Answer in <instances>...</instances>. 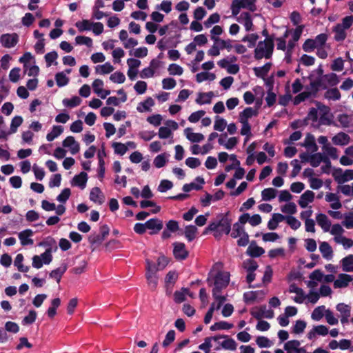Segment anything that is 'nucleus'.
Wrapping results in <instances>:
<instances>
[{"instance_id": "nucleus-21", "label": "nucleus", "mask_w": 353, "mask_h": 353, "mask_svg": "<svg viewBox=\"0 0 353 353\" xmlns=\"http://www.w3.org/2000/svg\"><path fill=\"white\" fill-rule=\"evenodd\" d=\"M184 134L186 138L192 143H199L204 139V136L201 133L193 132L191 128H185Z\"/></svg>"}, {"instance_id": "nucleus-42", "label": "nucleus", "mask_w": 353, "mask_h": 353, "mask_svg": "<svg viewBox=\"0 0 353 353\" xmlns=\"http://www.w3.org/2000/svg\"><path fill=\"white\" fill-rule=\"evenodd\" d=\"M325 98L329 100L336 101L339 100L341 98V93L337 88H330L328 89L325 92Z\"/></svg>"}, {"instance_id": "nucleus-31", "label": "nucleus", "mask_w": 353, "mask_h": 353, "mask_svg": "<svg viewBox=\"0 0 353 353\" xmlns=\"http://www.w3.org/2000/svg\"><path fill=\"white\" fill-rule=\"evenodd\" d=\"M67 270V266L65 265L59 267L54 270H53L50 273V277L54 279L57 283H59L63 274Z\"/></svg>"}, {"instance_id": "nucleus-7", "label": "nucleus", "mask_w": 353, "mask_h": 353, "mask_svg": "<svg viewBox=\"0 0 353 353\" xmlns=\"http://www.w3.org/2000/svg\"><path fill=\"white\" fill-rule=\"evenodd\" d=\"M19 35L17 33H6L0 37L1 45L6 48L14 47L19 42Z\"/></svg>"}, {"instance_id": "nucleus-41", "label": "nucleus", "mask_w": 353, "mask_h": 353, "mask_svg": "<svg viewBox=\"0 0 353 353\" xmlns=\"http://www.w3.org/2000/svg\"><path fill=\"white\" fill-rule=\"evenodd\" d=\"M259 265L256 261L249 259L245 260L243 262V268L246 270V272H255Z\"/></svg>"}, {"instance_id": "nucleus-57", "label": "nucleus", "mask_w": 353, "mask_h": 353, "mask_svg": "<svg viewBox=\"0 0 353 353\" xmlns=\"http://www.w3.org/2000/svg\"><path fill=\"white\" fill-rule=\"evenodd\" d=\"M110 79L114 83H123L125 80V77L123 72L117 71L110 75Z\"/></svg>"}, {"instance_id": "nucleus-49", "label": "nucleus", "mask_w": 353, "mask_h": 353, "mask_svg": "<svg viewBox=\"0 0 353 353\" xmlns=\"http://www.w3.org/2000/svg\"><path fill=\"white\" fill-rule=\"evenodd\" d=\"M255 111L252 109V108L248 107L245 108L241 113H240V121H248L249 118L252 117L254 115Z\"/></svg>"}, {"instance_id": "nucleus-15", "label": "nucleus", "mask_w": 353, "mask_h": 353, "mask_svg": "<svg viewBox=\"0 0 353 353\" xmlns=\"http://www.w3.org/2000/svg\"><path fill=\"white\" fill-rule=\"evenodd\" d=\"M88 181V174L85 172H81L80 174L75 175L71 181L72 186H77L81 189H84Z\"/></svg>"}, {"instance_id": "nucleus-35", "label": "nucleus", "mask_w": 353, "mask_h": 353, "mask_svg": "<svg viewBox=\"0 0 353 353\" xmlns=\"http://www.w3.org/2000/svg\"><path fill=\"white\" fill-rule=\"evenodd\" d=\"M233 324L228 323L226 321H219L214 323L210 326L211 331L222 330H230L233 327Z\"/></svg>"}, {"instance_id": "nucleus-2", "label": "nucleus", "mask_w": 353, "mask_h": 353, "mask_svg": "<svg viewBox=\"0 0 353 353\" xmlns=\"http://www.w3.org/2000/svg\"><path fill=\"white\" fill-rule=\"evenodd\" d=\"M274 48V41L272 39H264L257 43L254 48V58L257 60L263 58L269 59L272 57Z\"/></svg>"}, {"instance_id": "nucleus-1", "label": "nucleus", "mask_w": 353, "mask_h": 353, "mask_svg": "<svg viewBox=\"0 0 353 353\" xmlns=\"http://www.w3.org/2000/svg\"><path fill=\"white\" fill-rule=\"evenodd\" d=\"M232 220L229 218V212L220 213L212 221L203 232L207 234L213 232L215 238H220L223 234H229L231 231Z\"/></svg>"}, {"instance_id": "nucleus-30", "label": "nucleus", "mask_w": 353, "mask_h": 353, "mask_svg": "<svg viewBox=\"0 0 353 353\" xmlns=\"http://www.w3.org/2000/svg\"><path fill=\"white\" fill-rule=\"evenodd\" d=\"M334 240L336 243L341 244L345 250L353 246V240L344 236H334Z\"/></svg>"}, {"instance_id": "nucleus-59", "label": "nucleus", "mask_w": 353, "mask_h": 353, "mask_svg": "<svg viewBox=\"0 0 353 353\" xmlns=\"http://www.w3.org/2000/svg\"><path fill=\"white\" fill-rule=\"evenodd\" d=\"M44 58H45V61L46 62L47 66L50 67L57 59L58 54L56 51L53 50V51H51V52L46 54Z\"/></svg>"}, {"instance_id": "nucleus-48", "label": "nucleus", "mask_w": 353, "mask_h": 353, "mask_svg": "<svg viewBox=\"0 0 353 353\" xmlns=\"http://www.w3.org/2000/svg\"><path fill=\"white\" fill-rule=\"evenodd\" d=\"M243 232H245L243 225L236 222L233 225L232 231L230 235L232 238L236 239L243 234Z\"/></svg>"}, {"instance_id": "nucleus-18", "label": "nucleus", "mask_w": 353, "mask_h": 353, "mask_svg": "<svg viewBox=\"0 0 353 353\" xmlns=\"http://www.w3.org/2000/svg\"><path fill=\"white\" fill-rule=\"evenodd\" d=\"M252 315L256 319H261L263 317L267 319H272L274 316L272 310H267L266 306H261L257 311H253L251 312Z\"/></svg>"}, {"instance_id": "nucleus-17", "label": "nucleus", "mask_w": 353, "mask_h": 353, "mask_svg": "<svg viewBox=\"0 0 353 353\" xmlns=\"http://www.w3.org/2000/svg\"><path fill=\"white\" fill-rule=\"evenodd\" d=\"M265 253V250L252 241L248 246L246 254L251 257H259Z\"/></svg>"}, {"instance_id": "nucleus-4", "label": "nucleus", "mask_w": 353, "mask_h": 353, "mask_svg": "<svg viewBox=\"0 0 353 353\" xmlns=\"http://www.w3.org/2000/svg\"><path fill=\"white\" fill-rule=\"evenodd\" d=\"M145 278L147 279L148 284L152 290L156 289L158 285L159 276L157 274L158 269L157 268L156 264L154 263L149 259L145 260Z\"/></svg>"}, {"instance_id": "nucleus-39", "label": "nucleus", "mask_w": 353, "mask_h": 353, "mask_svg": "<svg viewBox=\"0 0 353 353\" xmlns=\"http://www.w3.org/2000/svg\"><path fill=\"white\" fill-rule=\"evenodd\" d=\"M276 190L269 188H265L261 192L262 199L264 201H271L275 198L276 195Z\"/></svg>"}, {"instance_id": "nucleus-20", "label": "nucleus", "mask_w": 353, "mask_h": 353, "mask_svg": "<svg viewBox=\"0 0 353 353\" xmlns=\"http://www.w3.org/2000/svg\"><path fill=\"white\" fill-rule=\"evenodd\" d=\"M314 199V193L311 190H306L300 197L298 203L301 208H305L309 203Z\"/></svg>"}, {"instance_id": "nucleus-60", "label": "nucleus", "mask_w": 353, "mask_h": 353, "mask_svg": "<svg viewBox=\"0 0 353 353\" xmlns=\"http://www.w3.org/2000/svg\"><path fill=\"white\" fill-rule=\"evenodd\" d=\"M281 211L285 214H294L296 212V205L293 202H289L281 207Z\"/></svg>"}, {"instance_id": "nucleus-12", "label": "nucleus", "mask_w": 353, "mask_h": 353, "mask_svg": "<svg viewBox=\"0 0 353 353\" xmlns=\"http://www.w3.org/2000/svg\"><path fill=\"white\" fill-rule=\"evenodd\" d=\"M147 229L150 230V234H157L163 228V221L157 218H152L146 221Z\"/></svg>"}, {"instance_id": "nucleus-55", "label": "nucleus", "mask_w": 353, "mask_h": 353, "mask_svg": "<svg viewBox=\"0 0 353 353\" xmlns=\"http://www.w3.org/2000/svg\"><path fill=\"white\" fill-rule=\"evenodd\" d=\"M75 43L77 45H85L88 47H91L92 39L85 36H77L75 38Z\"/></svg>"}, {"instance_id": "nucleus-62", "label": "nucleus", "mask_w": 353, "mask_h": 353, "mask_svg": "<svg viewBox=\"0 0 353 353\" xmlns=\"http://www.w3.org/2000/svg\"><path fill=\"white\" fill-rule=\"evenodd\" d=\"M23 123V118L21 116H15L11 121L10 131L12 133L17 132L18 127H19Z\"/></svg>"}, {"instance_id": "nucleus-44", "label": "nucleus", "mask_w": 353, "mask_h": 353, "mask_svg": "<svg viewBox=\"0 0 353 353\" xmlns=\"http://www.w3.org/2000/svg\"><path fill=\"white\" fill-rule=\"evenodd\" d=\"M189 292L188 288H183L181 291H176L174 294V300L176 303H181L185 300L186 294Z\"/></svg>"}, {"instance_id": "nucleus-29", "label": "nucleus", "mask_w": 353, "mask_h": 353, "mask_svg": "<svg viewBox=\"0 0 353 353\" xmlns=\"http://www.w3.org/2000/svg\"><path fill=\"white\" fill-rule=\"evenodd\" d=\"M63 131V128L61 125H54L52 130L47 134L46 139L48 141H52L57 138Z\"/></svg>"}, {"instance_id": "nucleus-61", "label": "nucleus", "mask_w": 353, "mask_h": 353, "mask_svg": "<svg viewBox=\"0 0 353 353\" xmlns=\"http://www.w3.org/2000/svg\"><path fill=\"white\" fill-rule=\"evenodd\" d=\"M343 68L344 61L341 57L335 59L331 65V69L333 71L341 72L343 70Z\"/></svg>"}, {"instance_id": "nucleus-23", "label": "nucleus", "mask_w": 353, "mask_h": 353, "mask_svg": "<svg viewBox=\"0 0 353 353\" xmlns=\"http://www.w3.org/2000/svg\"><path fill=\"white\" fill-rule=\"evenodd\" d=\"M214 96L213 92L210 91L208 92H200L198 94L195 101L197 104H210L212 101V98Z\"/></svg>"}, {"instance_id": "nucleus-32", "label": "nucleus", "mask_w": 353, "mask_h": 353, "mask_svg": "<svg viewBox=\"0 0 353 353\" xmlns=\"http://www.w3.org/2000/svg\"><path fill=\"white\" fill-rule=\"evenodd\" d=\"M342 268L345 272L353 271V255L350 254L341 260Z\"/></svg>"}, {"instance_id": "nucleus-58", "label": "nucleus", "mask_w": 353, "mask_h": 353, "mask_svg": "<svg viewBox=\"0 0 353 353\" xmlns=\"http://www.w3.org/2000/svg\"><path fill=\"white\" fill-rule=\"evenodd\" d=\"M70 194V189L68 188H64L61 191V192L57 196V200L61 203H65L69 199Z\"/></svg>"}, {"instance_id": "nucleus-22", "label": "nucleus", "mask_w": 353, "mask_h": 353, "mask_svg": "<svg viewBox=\"0 0 353 353\" xmlns=\"http://www.w3.org/2000/svg\"><path fill=\"white\" fill-rule=\"evenodd\" d=\"M319 250L322 254V256L324 259L327 260L332 259L333 256V251L332 247L327 242H322L319 246Z\"/></svg>"}, {"instance_id": "nucleus-28", "label": "nucleus", "mask_w": 353, "mask_h": 353, "mask_svg": "<svg viewBox=\"0 0 353 353\" xmlns=\"http://www.w3.org/2000/svg\"><path fill=\"white\" fill-rule=\"evenodd\" d=\"M272 63H266L261 67H255L254 68V74L257 77L264 79L269 72Z\"/></svg>"}, {"instance_id": "nucleus-13", "label": "nucleus", "mask_w": 353, "mask_h": 353, "mask_svg": "<svg viewBox=\"0 0 353 353\" xmlns=\"http://www.w3.org/2000/svg\"><path fill=\"white\" fill-rule=\"evenodd\" d=\"M352 281V276L350 274L341 273L338 275V278L334 281V288H346L350 281Z\"/></svg>"}, {"instance_id": "nucleus-56", "label": "nucleus", "mask_w": 353, "mask_h": 353, "mask_svg": "<svg viewBox=\"0 0 353 353\" xmlns=\"http://www.w3.org/2000/svg\"><path fill=\"white\" fill-rule=\"evenodd\" d=\"M324 310L325 306L323 305L316 307L312 313V319L316 321L321 320L323 316Z\"/></svg>"}, {"instance_id": "nucleus-19", "label": "nucleus", "mask_w": 353, "mask_h": 353, "mask_svg": "<svg viewBox=\"0 0 353 353\" xmlns=\"http://www.w3.org/2000/svg\"><path fill=\"white\" fill-rule=\"evenodd\" d=\"M318 225L323 229L325 232H329L331 228V222L327 216L323 213H319L316 217Z\"/></svg>"}, {"instance_id": "nucleus-10", "label": "nucleus", "mask_w": 353, "mask_h": 353, "mask_svg": "<svg viewBox=\"0 0 353 353\" xmlns=\"http://www.w3.org/2000/svg\"><path fill=\"white\" fill-rule=\"evenodd\" d=\"M236 21L243 24L245 31L250 32L253 30V22L251 14L247 12H241L239 16H236Z\"/></svg>"}, {"instance_id": "nucleus-27", "label": "nucleus", "mask_w": 353, "mask_h": 353, "mask_svg": "<svg viewBox=\"0 0 353 353\" xmlns=\"http://www.w3.org/2000/svg\"><path fill=\"white\" fill-rule=\"evenodd\" d=\"M32 232L31 230H26L19 234V239L22 245L33 244V240L30 238Z\"/></svg>"}, {"instance_id": "nucleus-9", "label": "nucleus", "mask_w": 353, "mask_h": 353, "mask_svg": "<svg viewBox=\"0 0 353 353\" xmlns=\"http://www.w3.org/2000/svg\"><path fill=\"white\" fill-rule=\"evenodd\" d=\"M173 246V254L176 260L183 261L188 256V252L183 243L175 242Z\"/></svg>"}, {"instance_id": "nucleus-52", "label": "nucleus", "mask_w": 353, "mask_h": 353, "mask_svg": "<svg viewBox=\"0 0 353 353\" xmlns=\"http://www.w3.org/2000/svg\"><path fill=\"white\" fill-rule=\"evenodd\" d=\"M311 96L312 93L310 92H301L294 98L293 103L294 105H297L307 99L310 98Z\"/></svg>"}, {"instance_id": "nucleus-3", "label": "nucleus", "mask_w": 353, "mask_h": 353, "mask_svg": "<svg viewBox=\"0 0 353 353\" xmlns=\"http://www.w3.org/2000/svg\"><path fill=\"white\" fill-rule=\"evenodd\" d=\"M353 24V16H347L342 19V23L336 24L332 32L334 33V39L337 42H343L347 37L346 31Z\"/></svg>"}, {"instance_id": "nucleus-51", "label": "nucleus", "mask_w": 353, "mask_h": 353, "mask_svg": "<svg viewBox=\"0 0 353 353\" xmlns=\"http://www.w3.org/2000/svg\"><path fill=\"white\" fill-rule=\"evenodd\" d=\"M112 146L114 150V152L121 156L125 154L128 151V147L122 143L114 142Z\"/></svg>"}, {"instance_id": "nucleus-24", "label": "nucleus", "mask_w": 353, "mask_h": 353, "mask_svg": "<svg viewBox=\"0 0 353 353\" xmlns=\"http://www.w3.org/2000/svg\"><path fill=\"white\" fill-rule=\"evenodd\" d=\"M301 343L298 340H291L284 345V350L287 352L294 351L295 353H301V350L305 351L304 348L299 347Z\"/></svg>"}, {"instance_id": "nucleus-47", "label": "nucleus", "mask_w": 353, "mask_h": 353, "mask_svg": "<svg viewBox=\"0 0 353 353\" xmlns=\"http://www.w3.org/2000/svg\"><path fill=\"white\" fill-rule=\"evenodd\" d=\"M226 125H227V122H226L225 119H224L223 118H221L219 116H216L215 117V121H214V129L215 130L222 132L224 130Z\"/></svg>"}, {"instance_id": "nucleus-43", "label": "nucleus", "mask_w": 353, "mask_h": 353, "mask_svg": "<svg viewBox=\"0 0 353 353\" xmlns=\"http://www.w3.org/2000/svg\"><path fill=\"white\" fill-rule=\"evenodd\" d=\"M307 325V323L303 320H297L295 322V324L292 327V332L294 334H299L304 332V330L305 329Z\"/></svg>"}, {"instance_id": "nucleus-45", "label": "nucleus", "mask_w": 353, "mask_h": 353, "mask_svg": "<svg viewBox=\"0 0 353 353\" xmlns=\"http://www.w3.org/2000/svg\"><path fill=\"white\" fill-rule=\"evenodd\" d=\"M102 196V192L99 188L95 187L92 189L90 193V201L94 203H99V204L102 203L101 201H99V198Z\"/></svg>"}, {"instance_id": "nucleus-34", "label": "nucleus", "mask_w": 353, "mask_h": 353, "mask_svg": "<svg viewBox=\"0 0 353 353\" xmlns=\"http://www.w3.org/2000/svg\"><path fill=\"white\" fill-rule=\"evenodd\" d=\"M55 81L59 87H63L69 83V78L64 72H59L55 74Z\"/></svg>"}, {"instance_id": "nucleus-38", "label": "nucleus", "mask_w": 353, "mask_h": 353, "mask_svg": "<svg viewBox=\"0 0 353 353\" xmlns=\"http://www.w3.org/2000/svg\"><path fill=\"white\" fill-rule=\"evenodd\" d=\"M92 22H90L88 19H83L82 21H79L76 22L75 26L77 28L78 30L80 32H83L84 31H89L92 30Z\"/></svg>"}, {"instance_id": "nucleus-54", "label": "nucleus", "mask_w": 353, "mask_h": 353, "mask_svg": "<svg viewBox=\"0 0 353 353\" xmlns=\"http://www.w3.org/2000/svg\"><path fill=\"white\" fill-rule=\"evenodd\" d=\"M172 187L173 183L172 181L167 179H163L161 181L157 190L160 192H165L166 191L170 190Z\"/></svg>"}, {"instance_id": "nucleus-26", "label": "nucleus", "mask_w": 353, "mask_h": 353, "mask_svg": "<svg viewBox=\"0 0 353 353\" xmlns=\"http://www.w3.org/2000/svg\"><path fill=\"white\" fill-rule=\"evenodd\" d=\"M154 105V101L151 97H148L145 101L140 102L137 110L139 112H149L150 111L151 107Z\"/></svg>"}, {"instance_id": "nucleus-53", "label": "nucleus", "mask_w": 353, "mask_h": 353, "mask_svg": "<svg viewBox=\"0 0 353 353\" xmlns=\"http://www.w3.org/2000/svg\"><path fill=\"white\" fill-rule=\"evenodd\" d=\"M336 308L340 312L341 316L351 315V307L348 305L341 303L336 305Z\"/></svg>"}, {"instance_id": "nucleus-11", "label": "nucleus", "mask_w": 353, "mask_h": 353, "mask_svg": "<svg viewBox=\"0 0 353 353\" xmlns=\"http://www.w3.org/2000/svg\"><path fill=\"white\" fill-rule=\"evenodd\" d=\"M329 333L328 328L323 325L314 326L307 333V337L309 340H314L317 335L325 336Z\"/></svg>"}, {"instance_id": "nucleus-6", "label": "nucleus", "mask_w": 353, "mask_h": 353, "mask_svg": "<svg viewBox=\"0 0 353 353\" xmlns=\"http://www.w3.org/2000/svg\"><path fill=\"white\" fill-rule=\"evenodd\" d=\"M214 288L212 292H221L225 288L230 282V273L228 272L219 271L214 276Z\"/></svg>"}, {"instance_id": "nucleus-50", "label": "nucleus", "mask_w": 353, "mask_h": 353, "mask_svg": "<svg viewBox=\"0 0 353 353\" xmlns=\"http://www.w3.org/2000/svg\"><path fill=\"white\" fill-rule=\"evenodd\" d=\"M256 343L257 345L261 347H270L272 345V342L265 336H258L256 339Z\"/></svg>"}, {"instance_id": "nucleus-25", "label": "nucleus", "mask_w": 353, "mask_h": 353, "mask_svg": "<svg viewBox=\"0 0 353 353\" xmlns=\"http://www.w3.org/2000/svg\"><path fill=\"white\" fill-rule=\"evenodd\" d=\"M259 35L256 34V33H251V34H248L246 35H245L242 39H241V41L244 42V43H248V47L249 48H256V42H257V40L259 39Z\"/></svg>"}, {"instance_id": "nucleus-40", "label": "nucleus", "mask_w": 353, "mask_h": 353, "mask_svg": "<svg viewBox=\"0 0 353 353\" xmlns=\"http://www.w3.org/2000/svg\"><path fill=\"white\" fill-rule=\"evenodd\" d=\"M224 339L225 340L221 343V345L223 349L231 351H234L236 349V343L233 339L229 338L228 336Z\"/></svg>"}, {"instance_id": "nucleus-63", "label": "nucleus", "mask_w": 353, "mask_h": 353, "mask_svg": "<svg viewBox=\"0 0 353 353\" xmlns=\"http://www.w3.org/2000/svg\"><path fill=\"white\" fill-rule=\"evenodd\" d=\"M344 220L342 221V224L346 228H353V212H348L344 214Z\"/></svg>"}, {"instance_id": "nucleus-46", "label": "nucleus", "mask_w": 353, "mask_h": 353, "mask_svg": "<svg viewBox=\"0 0 353 353\" xmlns=\"http://www.w3.org/2000/svg\"><path fill=\"white\" fill-rule=\"evenodd\" d=\"M327 34L325 33H321L318 34L313 39L314 45L316 46V48L323 47L327 40Z\"/></svg>"}, {"instance_id": "nucleus-33", "label": "nucleus", "mask_w": 353, "mask_h": 353, "mask_svg": "<svg viewBox=\"0 0 353 353\" xmlns=\"http://www.w3.org/2000/svg\"><path fill=\"white\" fill-rule=\"evenodd\" d=\"M96 72L100 74H105L112 72L114 67L110 62H106L103 65H98L95 68Z\"/></svg>"}, {"instance_id": "nucleus-8", "label": "nucleus", "mask_w": 353, "mask_h": 353, "mask_svg": "<svg viewBox=\"0 0 353 353\" xmlns=\"http://www.w3.org/2000/svg\"><path fill=\"white\" fill-rule=\"evenodd\" d=\"M321 162L326 163V167L330 168L331 166V162L327 157L323 154L317 152L309 156V163L314 167H318Z\"/></svg>"}, {"instance_id": "nucleus-36", "label": "nucleus", "mask_w": 353, "mask_h": 353, "mask_svg": "<svg viewBox=\"0 0 353 353\" xmlns=\"http://www.w3.org/2000/svg\"><path fill=\"white\" fill-rule=\"evenodd\" d=\"M184 232L185 238L188 239L189 242H191L196 237L197 228L195 225H190L185 227Z\"/></svg>"}, {"instance_id": "nucleus-16", "label": "nucleus", "mask_w": 353, "mask_h": 353, "mask_svg": "<svg viewBox=\"0 0 353 353\" xmlns=\"http://www.w3.org/2000/svg\"><path fill=\"white\" fill-rule=\"evenodd\" d=\"M350 136L343 132H339L332 138V143L336 145H346L350 143Z\"/></svg>"}, {"instance_id": "nucleus-64", "label": "nucleus", "mask_w": 353, "mask_h": 353, "mask_svg": "<svg viewBox=\"0 0 353 353\" xmlns=\"http://www.w3.org/2000/svg\"><path fill=\"white\" fill-rule=\"evenodd\" d=\"M219 20V14L218 13H213L208 18L206 21H205L204 26L205 28H208L213 24L218 23Z\"/></svg>"}, {"instance_id": "nucleus-37", "label": "nucleus", "mask_w": 353, "mask_h": 353, "mask_svg": "<svg viewBox=\"0 0 353 353\" xmlns=\"http://www.w3.org/2000/svg\"><path fill=\"white\" fill-rule=\"evenodd\" d=\"M81 102V99L77 97L74 96L70 99L65 98L62 101V103L67 108H74L78 106Z\"/></svg>"}, {"instance_id": "nucleus-14", "label": "nucleus", "mask_w": 353, "mask_h": 353, "mask_svg": "<svg viewBox=\"0 0 353 353\" xmlns=\"http://www.w3.org/2000/svg\"><path fill=\"white\" fill-rule=\"evenodd\" d=\"M62 145L65 148H69L70 153L73 155L76 154L79 152L80 147L78 142H77L74 138L72 136L67 137L62 143Z\"/></svg>"}, {"instance_id": "nucleus-5", "label": "nucleus", "mask_w": 353, "mask_h": 353, "mask_svg": "<svg viewBox=\"0 0 353 353\" xmlns=\"http://www.w3.org/2000/svg\"><path fill=\"white\" fill-rule=\"evenodd\" d=\"M255 3L256 0H233L230 7L232 16L239 15L241 8L254 12L256 10Z\"/></svg>"}]
</instances>
